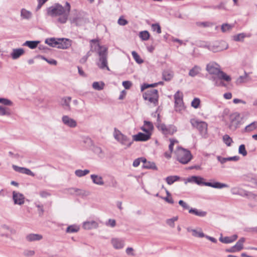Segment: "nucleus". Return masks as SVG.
Wrapping results in <instances>:
<instances>
[{
	"mask_svg": "<svg viewBox=\"0 0 257 257\" xmlns=\"http://www.w3.org/2000/svg\"><path fill=\"white\" fill-rule=\"evenodd\" d=\"M71 10L70 4L66 2L64 7L56 4L47 9V15L52 17H58L57 21L61 24L65 23L68 20Z\"/></svg>",
	"mask_w": 257,
	"mask_h": 257,
	"instance_id": "1",
	"label": "nucleus"
},
{
	"mask_svg": "<svg viewBox=\"0 0 257 257\" xmlns=\"http://www.w3.org/2000/svg\"><path fill=\"white\" fill-rule=\"evenodd\" d=\"M206 70L210 74L216 76L218 79L224 80L229 82L231 78L220 70V66L214 62H211L207 64Z\"/></svg>",
	"mask_w": 257,
	"mask_h": 257,
	"instance_id": "2",
	"label": "nucleus"
},
{
	"mask_svg": "<svg viewBox=\"0 0 257 257\" xmlns=\"http://www.w3.org/2000/svg\"><path fill=\"white\" fill-rule=\"evenodd\" d=\"M143 98L148 101L149 105L156 106L158 104L159 94L156 89H151L146 91L143 95Z\"/></svg>",
	"mask_w": 257,
	"mask_h": 257,
	"instance_id": "3",
	"label": "nucleus"
},
{
	"mask_svg": "<svg viewBox=\"0 0 257 257\" xmlns=\"http://www.w3.org/2000/svg\"><path fill=\"white\" fill-rule=\"evenodd\" d=\"M177 160L182 164H186L190 161L192 156L190 152L181 147L178 148L175 151Z\"/></svg>",
	"mask_w": 257,
	"mask_h": 257,
	"instance_id": "4",
	"label": "nucleus"
},
{
	"mask_svg": "<svg viewBox=\"0 0 257 257\" xmlns=\"http://www.w3.org/2000/svg\"><path fill=\"white\" fill-rule=\"evenodd\" d=\"M157 127L165 135H172L177 132V127L174 125H166L161 123L160 114H158Z\"/></svg>",
	"mask_w": 257,
	"mask_h": 257,
	"instance_id": "5",
	"label": "nucleus"
},
{
	"mask_svg": "<svg viewBox=\"0 0 257 257\" xmlns=\"http://www.w3.org/2000/svg\"><path fill=\"white\" fill-rule=\"evenodd\" d=\"M99 59L97 62V66L99 68L102 70L106 69L108 71H110V69L108 66V52L107 48H103L102 50L99 52Z\"/></svg>",
	"mask_w": 257,
	"mask_h": 257,
	"instance_id": "6",
	"label": "nucleus"
},
{
	"mask_svg": "<svg viewBox=\"0 0 257 257\" xmlns=\"http://www.w3.org/2000/svg\"><path fill=\"white\" fill-rule=\"evenodd\" d=\"M15 234V231L11 229L8 226L3 224L0 227V236H6L8 239L6 242L9 245L13 244L14 240L12 235Z\"/></svg>",
	"mask_w": 257,
	"mask_h": 257,
	"instance_id": "7",
	"label": "nucleus"
},
{
	"mask_svg": "<svg viewBox=\"0 0 257 257\" xmlns=\"http://www.w3.org/2000/svg\"><path fill=\"white\" fill-rule=\"evenodd\" d=\"M113 136L122 146H125V148L130 147L133 143V141L127 138L126 136L123 135L119 130L114 129Z\"/></svg>",
	"mask_w": 257,
	"mask_h": 257,
	"instance_id": "8",
	"label": "nucleus"
},
{
	"mask_svg": "<svg viewBox=\"0 0 257 257\" xmlns=\"http://www.w3.org/2000/svg\"><path fill=\"white\" fill-rule=\"evenodd\" d=\"M190 123L193 127L196 128L203 136H205L207 133V124L203 121L196 119H191Z\"/></svg>",
	"mask_w": 257,
	"mask_h": 257,
	"instance_id": "9",
	"label": "nucleus"
},
{
	"mask_svg": "<svg viewBox=\"0 0 257 257\" xmlns=\"http://www.w3.org/2000/svg\"><path fill=\"white\" fill-rule=\"evenodd\" d=\"M229 128L232 131L235 130L241 124L239 114L235 112L230 115Z\"/></svg>",
	"mask_w": 257,
	"mask_h": 257,
	"instance_id": "10",
	"label": "nucleus"
},
{
	"mask_svg": "<svg viewBox=\"0 0 257 257\" xmlns=\"http://www.w3.org/2000/svg\"><path fill=\"white\" fill-rule=\"evenodd\" d=\"M175 107L177 111L181 112L185 109L183 101V93L178 91L174 95Z\"/></svg>",
	"mask_w": 257,
	"mask_h": 257,
	"instance_id": "11",
	"label": "nucleus"
},
{
	"mask_svg": "<svg viewBox=\"0 0 257 257\" xmlns=\"http://www.w3.org/2000/svg\"><path fill=\"white\" fill-rule=\"evenodd\" d=\"M245 241L244 237H241L236 243V244L229 248L225 249L226 252H235L240 251L243 248V243Z\"/></svg>",
	"mask_w": 257,
	"mask_h": 257,
	"instance_id": "12",
	"label": "nucleus"
},
{
	"mask_svg": "<svg viewBox=\"0 0 257 257\" xmlns=\"http://www.w3.org/2000/svg\"><path fill=\"white\" fill-rule=\"evenodd\" d=\"M70 21L77 26L81 25L84 22L81 14L76 10L73 12V14L70 18Z\"/></svg>",
	"mask_w": 257,
	"mask_h": 257,
	"instance_id": "13",
	"label": "nucleus"
},
{
	"mask_svg": "<svg viewBox=\"0 0 257 257\" xmlns=\"http://www.w3.org/2000/svg\"><path fill=\"white\" fill-rule=\"evenodd\" d=\"M62 121L65 125L68 127L74 128L77 126L76 121L68 115L63 116Z\"/></svg>",
	"mask_w": 257,
	"mask_h": 257,
	"instance_id": "14",
	"label": "nucleus"
},
{
	"mask_svg": "<svg viewBox=\"0 0 257 257\" xmlns=\"http://www.w3.org/2000/svg\"><path fill=\"white\" fill-rule=\"evenodd\" d=\"M151 136V134L139 133L138 134L133 136V140H132V141L137 142L146 141L150 139Z\"/></svg>",
	"mask_w": 257,
	"mask_h": 257,
	"instance_id": "15",
	"label": "nucleus"
},
{
	"mask_svg": "<svg viewBox=\"0 0 257 257\" xmlns=\"http://www.w3.org/2000/svg\"><path fill=\"white\" fill-rule=\"evenodd\" d=\"M71 45V41L68 39L60 38L59 39L57 48L62 49H66L69 48Z\"/></svg>",
	"mask_w": 257,
	"mask_h": 257,
	"instance_id": "16",
	"label": "nucleus"
},
{
	"mask_svg": "<svg viewBox=\"0 0 257 257\" xmlns=\"http://www.w3.org/2000/svg\"><path fill=\"white\" fill-rule=\"evenodd\" d=\"M188 182L194 183L201 186H206V183L208 182L205 181L204 178H187V180H185V183L187 184Z\"/></svg>",
	"mask_w": 257,
	"mask_h": 257,
	"instance_id": "17",
	"label": "nucleus"
},
{
	"mask_svg": "<svg viewBox=\"0 0 257 257\" xmlns=\"http://www.w3.org/2000/svg\"><path fill=\"white\" fill-rule=\"evenodd\" d=\"M90 42L91 43V51L97 52L98 54H99V52L102 50V48H106L104 46H100L98 41L96 39H92L90 40Z\"/></svg>",
	"mask_w": 257,
	"mask_h": 257,
	"instance_id": "18",
	"label": "nucleus"
},
{
	"mask_svg": "<svg viewBox=\"0 0 257 257\" xmlns=\"http://www.w3.org/2000/svg\"><path fill=\"white\" fill-rule=\"evenodd\" d=\"M206 186L211 187L216 189H222L223 188H228L229 187L227 184L216 181L208 182L206 183Z\"/></svg>",
	"mask_w": 257,
	"mask_h": 257,
	"instance_id": "19",
	"label": "nucleus"
},
{
	"mask_svg": "<svg viewBox=\"0 0 257 257\" xmlns=\"http://www.w3.org/2000/svg\"><path fill=\"white\" fill-rule=\"evenodd\" d=\"M98 226V223L94 220L85 221L83 224V227L87 230L97 228Z\"/></svg>",
	"mask_w": 257,
	"mask_h": 257,
	"instance_id": "20",
	"label": "nucleus"
},
{
	"mask_svg": "<svg viewBox=\"0 0 257 257\" xmlns=\"http://www.w3.org/2000/svg\"><path fill=\"white\" fill-rule=\"evenodd\" d=\"M141 128L145 133L152 134V132L154 128V126L151 122L145 120L144 124Z\"/></svg>",
	"mask_w": 257,
	"mask_h": 257,
	"instance_id": "21",
	"label": "nucleus"
},
{
	"mask_svg": "<svg viewBox=\"0 0 257 257\" xmlns=\"http://www.w3.org/2000/svg\"><path fill=\"white\" fill-rule=\"evenodd\" d=\"M71 100V97H65L62 98L61 104L63 108L66 110H71V107H70V102Z\"/></svg>",
	"mask_w": 257,
	"mask_h": 257,
	"instance_id": "22",
	"label": "nucleus"
},
{
	"mask_svg": "<svg viewBox=\"0 0 257 257\" xmlns=\"http://www.w3.org/2000/svg\"><path fill=\"white\" fill-rule=\"evenodd\" d=\"M26 238L27 241L32 242L41 240L43 236L40 234L30 233L26 236Z\"/></svg>",
	"mask_w": 257,
	"mask_h": 257,
	"instance_id": "23",
	"label": "nucleus"
},
{
	"mask_svg": "<svg viewBox=\"0 0 257 257\" xmlns=\"http://www.w3.org/2000/svg\"><path fill=\"white\" fill-rule=\"evenodd\" d=\"M230 191L233 195H237L244 197L246 190L239 187H235L232 188Z\"/></svg>",
	"mask_w": 257,
	"mask_h": 257,
	"instance_id": "24",
	"label": "nucleus"
},
{
	"mask_svg": "<svg viewBox=\"0 0 257 257\" xmlns=\"http://www.w3.org/2000/svg\"><path fill=\"white\" fill-rule=\"evenodd\" d=\"M70 189L73 190L74 192L76 193V195L81 196L82 197L87 196L90 194V192L89 191L85 190L78 189L76 188H72Z\"/></svg>",
	"mask_w": 257,
	"mask_h": 257,
	"instance_id": "25",
	"label": "nucleus"
},
{
	"mask_svg": "<svg viewBox=\"0 0 257 257\" xmlns=\"http://www.w3.org/2000/svg\"><path fill=\"white\" fill-rule=\"evenodd\" d=\"M201 71V68L200 66L198 65H195L190 70L189 72V75L192 77H194L199 74Z\"/></svg>",
	"mask_w": 257,
	"mask_h": 257,
	"instance_id": "26",
	"label": "nucleus"
},
{
	"mask_svg": "<svg viewBox=\"0 0 257 257\" xmlns=\"http://www.w3.org/2000/svg\"><path fill=\"white\" fill-rule=\"evenodd\" d=\"M189 213L200 217H204L207 214V212L206 211H200L194 208H190L189 210Z\"/></svg>",
	"mask_w": 257,
	"mask_h": 257,
	"instance_id": "27",
	"label": "nucleus"
},
{
	"mask_svg": "<svg viewBox=\"0 0 257 257\" xmlns=\"http://www.w3.org/2000/svg\"><path fill=\"white\" fill-rule=\"evenodd\" d=\"M17 172L25 174L28 176H34L35 173L32 172L30 169L26 168L20 167L17 166Z\"/></svg>",
	"mask_w": 257,
	"mask_h": 257,
	"instance_id": "28",
	"label": "nucleus"
},
{
	"mask_svg": "<svg viewBox=\"0 0 257 257\" xmlns=\"http://www.w3.org/2000/svg\"><path fill=\"white\" fill-rule=\"evenodd\" d=\"M39 41H27L23 45V46H27L30 49H35L39 44Z\"/></svg>",
	"mask_w": 257,
	"mask_h": 257,
	"instance_id": "29",
	"label": "nucleus"
},
{
	"mask_svg": "<svg viewBox=\"0 0 257 257\" xmlns=\"http://www.w3.org/2000/svg\"><path fill=\"white\" fill-rule=\"evenodd\" d=\"M163 79L165 81L170 80L173 77V72L169 70H165L163 72Z\"/></svg>",
	"mask_w": 257,
	"mask_h": 257,
	"instance_id": "30",
	"label": "nucleus"
},
{
	"mask_svg": "<svg viewBox=\"0 0 257 257\" xmlns=\"http://www.w3.org/2000/svg\"><path fill=\"white\" fill-rule=\"evenodd\" d=\"M80 229L79 227L76 225V224H73L68 226L66 229V233H76Z\"/></svg>",
	"mask_w": 257,
	"mask_h": 257,
	"instance_id": "31",
	"label": "nucleus"
},
{
	"mask_svg": "<svg viewBox=\"0 0 257 257\" xmlns=\"http://www.w3.org/2000/svg\"><path fill=\"white\" fill-rule=\"evenodd\" d=\"M59 39H55L54 38L47 39L45 40V43L50 46L53 47H57L58 45Z\"/></svg>",
	"mask_w": 257,
	"mask_h": 257,
	"instance_id": "32",
	"label": "nucleus"
},
{
	"mask_svg": "<svg viewBox=\"0 0 257 257\" xmlns=\"http://www.w3.org/2000/svg\"><path fill=\"white\" fill-rule=\"evenodd\" d=\"M112 243L113 247L116 249H120L123 247V242L118 239H112Z\"/></svg>",
	"mask_w": 257,
	"mask_h": 257,
	"instance_id": "33",
	"label": "nucleus"
},
{
	"mask_svg": "<svg viewBox=\"0 0 257 257\" xmlns=\"http://www.w3.org/2000/svg\"><path fill=\"white\" fill-rule=\"evenodd\" d=\"M142 167L146 169H156V166L154 163L150 161H147L146 159L145 161H143Z\"/></svg>",
	"mask_w": 257,
	"mask_h": 257,
	"instance_id": "34",
	"label": "nucleus"
},
{
	"mask_svg": "<svg viewBox=\"0 0 257 257\" xmlns=\"http://www.w3.org/2000/svg\"><path fill=\"white\" fill-rule=\"evenodd\" d=\"M92 147V148L91 149L95 154H96L100 158L104 157V153L100 147L94 146L93 145Z\"/></svg>",
	"mask_w": 257,
	"mask_h": 257,
	"instance_id": "35",
	"label": "nucleus"
},
{
	"mask_svg": "<svg viewBox=\"0 0 257 257\" xmlns=\"http://www.w3.org/2000/svg\"><path fill=\"white\" fill-rule=\"evenodd\" d=\"M250 80L248 75L245 73L244 76H240L236 81L237 84H240L243 83H246Z\"/></svg>",
	"mask_w": 257,
	"mask_h": 257,
	"instance_id": "36",
	"label": "nucleus"
},
{
	"mask_svg": "<svg viewBox=\"0 0 257 257\" xmlns=\"http://www.w3.org/2000/svg\"><path fill=\"white\" fill-rule=\"evenodd\" d=\"M257 128V121H253L249 124L244 128L245 132H250L253 131Z\"/></svg>",
	"mask_w": 257,
	"mask_h": 257,
	"instance_id": "37",
	"label": "nucleus"
},
{
	"mask_svg": "<svg viewBox=\"0 0 257 257\" xmlns=\"http://www.w3.org/2000/svg\"><path fill=\"white\" fill-rule=\"evenodd\" d=\"M233 27V25L228 24L226 23L223 24L221 25V30L223 33L229 32L232 30Z\"/></svg>",
	"mask_w": 257,
	"mask_h": 257,
	"instance_id": "38",
	"label": "nucleus"
},
{
	"mask_svg": "<svg viewBox=\"0 0 257 257\" xmlns=\"http://www.w3.org/2000/svg\"><path fill=\"white\" fill-rule=\"evenodd\" d=\"M11 114L10 109L4 106H0V115H8L9 116Z\"/></svg>",
	"mask_w": 257,
	"mask_h": 257,
	"instance_id": "39",
	"label": "nucleus"
},
{
	"mask_svg": "<svg viewBox=\"0 0 257 257\" xmlns=\"http://www.w3.org/2000/svg\"><path fill=\"white\" fill-rule=\"evenodd\" d=\"M104 83L102 82H94L92 84L93 88L97 90H102L104 88Z\"/></svg>",
	"mask_w": 257,
	"mask_h": 257,
	"instance_id": "40",
	"label": "nucleus"
},
{
	"mask_svg": "<svg viewBox=\"0 0 257 257\" xmlns=\"http://www.w3.org/2000/svg\"><path fill=\"white\" fill-rule=\"evenodd\" d=\"M21 16L23 19H29L31 17L32 14L30 12L25 9H22L21 11Z\"/></svg>",
	"mask_w": 257,
	"mask_h": 257,
	"instance_id": "41",
	"label": "nucleus"
},
{
	"mask_svg": "<svg viewBox=\"0 0 257 257\" xmlns=\"http://www.w3.org/2000/svg\"><path fill=\"white\" fill-rule=\"evenodd\" d=\"M245 197H247L248 199L257 201V194H254L252 192L246 191Z\"/></svg>",
	"mask_w": 257,
	"mask_h": 257,
	"instance_id": "42",
	"label": "nucleus"
},
{
	"mask_svg": "<svg viewBox=\"0 0 257 257\" xmlns=\"http://www.w3.org/2000/svg\"><path fill=\"white\" fill-rule=\"evenodd\" d=\"M223 142L227 146L229 147L233 143L232 139L228 135H225L222 138Z\"/></svg>",
	"mask_w": 257,
	"mask_h": 257,
	"instance_id": "43",
	"label": "nucleus"
},
{
	"mask_svg": "<svg viewBox=\"0 0 257 257\" xmlns=\"http://www.w3.org/2000/svg\"><path fill=\"white\" fill-rule=\"evenodd\" d=\"M132 54L134 60L137 63L140 64L144 62V60L141 58L139 54L136 51H133Z\"/></svg>",
	"mask_w": 257,
	"mask_h": 257,
	"instance_id": "44",
	"label": "nucleus"
},
{
	"mask_svg": "<svg viewBox=\"0 0 257 257\" xmlns=\"http://www.w3.org/2000/svg\"><path fill=\"white\" fill-rule=\"evenodd\" d=\"M89 172V170L85 169L84 170H77L75 172V175L78 177H83L87 175Z\"/></svg>",
	"mask_w": 257,
	"mask_h": 257,
	"instance_id": "45",
	"label": "nucleus"
},
{
	"mask_svg": "<svg viewBox=\"0 0 257 257\" xmlns=\"http://www.w3.org/2000/svg\"><path fill=\"white\" fill-rule=\"evenodd\" d=\"M139 36L143 40L147 41L150 38V34L147 31H144L140 33Z\"/></svg>",
	"mask_w": 257,
	"mask_h": 257,
	"instance_id": "46",
	"label": "nucleus"
},
{
	"mask_svg": "<svg viewBox=\"0 0 257 257\" xmlns=\"http://www.w3.org/2000/svg\"><path fill=\"white\" fill-rule=\"evenodd\" d=\"M25 198L23 194L17 192V204L22 205L24 203Z\"/></svg>",
	"mask_w": 257,
	"mask_h": 257,
	"instance_id": "47",
	"label": "nucleus"
},
{
	"mask_svg": "<svg viewBox=\"0 0 257 257\" xmlns=\"http://www.w3.org/2000/svg\"><path fill=\"white\" fill-rule=\"evenodd\" d=\"M196 24L199 27H209L213 26V24L209 22H198Z\"/></svg>",
	"mask_w": 257,
	"mask_h": 257,
	"instance_id": "48",
	"label": "nucleus"
},
{
	"mask_svg": "<svg viewBox=\"0 0 257 257\" xmlns=\"http://www.w3.org/2000/svg\"><path fill=\"white\" fill-rule=\"evenodd\" d=\"M248 179L249 186L252 188H257V178H248Z\"/></svg>",
	"mask_w": 257,
	"mask_h": 257,
	"instance_id": "49",
	"label": "nucleus"
},
{
	"mask_svg": "<svg viewBox=\"0 0 257 257\" xmlns=\"http://www.w3.org/2000/svg\"><path fill=\"white\" fill-rule=\"evenodd\" d=\"M151 27L153 31H156L158 34L161 33V27L159 24H153L152 25Z\"/></svg>",
	"mask_w": 257,
	"mask_h": 257,
	"instance_id": "50",
	"label": "nucleus"
},
{
	"mask_svg": "<svg viewBox=\"0 0 257 257\" xmlns=\"http://www.w3.org/2000/svg\"><path fill=\"white\" fill-rule=\"evenodd\" d=\"M0 103L6 106H10L13 104L10 100L5 98H0Z\"/></svg>",
	"mask_w": 257,
	"mask_h": 257,
	"instance_id": "51",
	"label": "nucleus"
},
{
	"mask_svg": "<svg viewBox=\"0 0 257 257\" xmlns=\"http://www.w3.org/2000/svg\"><path fill=\"white\" fill-rule=\"evenodd\" d=\"M192 235L194 236L195 237H205L206 235L204 234V233L202 232H198L195 229H192Z\"/></svg>",
	"mask_w": 257,
	"mask_h": 257,
	"instance_id": "52",
	"label": "nucleus"
},
{
	"mask_svg": "<svg viewBox=\"0 0 257 257\" xmlns=\"http://www.w3.org/2000/svg\"><path fill=\"white\" fill-rule=\"evenodd\" d=\"M246 37L244 33H240L234 36V40L235 41H242Z\"/></svg>",
	"mask_w": 257,
	"mask_h": 257,
	"instance_id": "53",
	"label": "nucleus"
},
{
	"mask_svg": "<svg viewBox=\"0 0 257 257\" xmlns=\"http://www.w3.org/2000/svg\"><path fill=\"white\" fill-rule=\"evenodd\" d=\"M146 161V158H145L144 157L138 158L134 161L133 166L135 167H137L141 163H143V161Z\"/></svg>",
	"mask_w": 257,
	"mask_h": 257,
	"instance_id": "54",
	"label": "nucleus"
},
{
	"mask_svg": "<svg viewBox=\"0 0 257 257\" xmlns=\"http://www.w3.org/2000/svg\"><path fill=\"white\" fill-rule=\"evenodd\" d=\"M34 250L26 249L23 251V254L26 257H31L35 254Z\"/></svg>",
	"mask_w": 257,
	"mask_h": 257,
	"instance_id": "55",
	"label": "nucleus"
},
{
	"mask_svg": "<svg viewBox=\"0 0 257 257\" xmlns=\"http://www.w3.org/2000/svg\"><path fill=\"white\" fill-rule=\"evenodd\" d=\"M200 103V99L198 98H195L191 102V106L195 108H197L199 107Z\"/></svg>",
	"mask_w": 257,
	"mask_h": 257,
	"instance_id": "56",
	"label": "nucleus"
},
{
	"mask_svg": "<svg viewBox=\"0 0 257 257\" xmlns=\"http://www.w3.org/2000/svg\"><path fill=\"white\" fill-rule=\"evenodd\" d=\"M238 152L243 156H245L247 155V152L245 150V146L244 145H241L239 147Z\"/></svg>",
	"mask_w": 257,
	"mask_h": 257,
	"instance_id": "57",
	"label": "nucleus"
},
{
	"mask_svg": "<svg viewBox=\"0 0 257 257\" xmlns=\"http://www.w3.org/2000/svg\"><path fill=\"white\" fill-rule=\"evenodd\" d=\"M36 206L38 208V211L39 213V215L40 216H42L44 214V209H43V205L37 204L36 203H35Z\"/></svg>",
	"mask_w": 257,
	"mask_h": 257,
	"instance_id": "58",
	"label": "nucleus"
},
{
	"mask_svg": "<svg viewBox=\"0 0 257 257\" xmlns=\"http://www.w3.org/2000/svg\"><path fill=\"white\" fill-rule=\"evenodd\" d=\"M181 178H166V181L168 184L172 185L175 182L178 181Z\"/></svg>",
	"mask_w": 257,
	"mask_h": 257,
	"instance_id": "59",
	"label": "nucleus"
},
{
	"mask_svg": "<svg viewBox=\"0 0 257 257\" xmlns=\"http://www.w3.org/2000/svg\"><path fill=\"white\" fill-rule=\"evenodd\" d=\"M83 142L88 147H92L93 145L92 141L88 137L84 138Z\"/></svg>",
	"mask_w": 257,
	"mask_h": 257,
	"instance_id": "60",
	"label": "nucleus"
},
{
	"mask_svg": "<svg viewBox=\"0 0 257 257\" xmlns=\"http://www.w3.org/2000/svg\"><path fill=\"white\" fill-rule=\"evenodd\" d=\"M219 240L220 242L224 243L227 244V243H231L229 236H225V237H223L222 236V234L221 235V236L219 237Z\"/></svg>",
	"mask_w": 257,
	"mask_h": 257,
	"instance_id": "61",
	"label": "nucleus"
},
{
	"mask_svg": "<svg viewBox=\"0 0 257 257\" xmlns=\"http://www.w3.org/2000/svg\"><path fill=\"white\" fill-rule=\"evenodd\" d=\"M93 182L95 184L98 185H102L103 184V181L102 180V178H91Z\"/></svg>",
	"mask_w": 257,
	"mask_h": 257,
	"instance_id": "62",
	"label": "nucleus"
},
{
	"mask_svg": "<svg viewBox=\"0 0 257 257\" xmlns=\"http://www.w3.org/2000/svg\"><path fill=\"white\" fill-rule=\"evenodd\" d=\"M105 224L106 226H109L111 227H114L116 225V221L113 219H109Z\"/></svg>",
	"mask_w": 257,
	"mask_h": 257,
	"instance_id": "63",
	"label": "nucleus"
},
{
	"mask_svg": "<svg viewBox=\"0 0 257 257\" xmlns=\"http://www.w3.org/2000/svg\"><path fill=\"white\" fill-rule=\"evenodd\" d=\"M178 203L185 210H189L190 209L189 206L182 200H180L178 202Z\"/></svg>",
	"mask_w": 257,
	"mask_h": 257,
	"instance_id": "64",
	"label": "nucleus"
}]
</instances>
